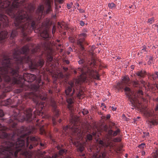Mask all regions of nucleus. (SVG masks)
Returning a JSON list of instances; mask_svg holds the SVG:
<instances>
[{"mask_svg": "<svg viewBox=\"0 0 158 158\" xmlns=\"http://www.w3.org/2000/svg\"><path fill=\"white\" fill-rule=\"evenodd\" d=\"M39 49L37 48H32L31 54H30V48L28 45L24 46L21 49H15L11 56L7 54L2 55L0 59V65H2L10 72L13 75V82L14 83L20 84L23 80L27 82H31L36 79L34 74L29 73H24L23 76L19 74L20 67L23 66L24 63H27L31 71L36 70L38 68H41L43 65L44 60L38 56L32 57L37 54Z\"/></svg>", "mask_w": 158, "mask_h": 158, "instance_id": "obj_1", "label": "nucleus"}, {"mask_svg": "<svg viewBox=\"0 0 158 158\" xmlns=\"http://www.w3.org/2000/svg\"><path fill=\"white\" fill-rule=\"evenodd\" d=\"M78 72L80 74V76L76 81V86L75 87L74 82H70L69 85L67 87L65 90V93L67 96V102L69 104L68 107L70 110H72V103H74V99L73 96L75 92V88L77 91L76 93L77 97L81 98L83 95V92L81 90H79L80 87L78 86L83 82H87V81L90 79L94 78L97 80L100 79L99 76L97 71H94L91 68H89L87 66L82 68H79L77 70L74 71V73L76 74Z\"/></svg>", "mask_w": 158, "mask_h": 158, "instance_id": "obj_2", "label": "nucleus"}, {"mask_svg": "<svg viewBox=\"0 0 158 158\" xmlns=\"http://www.w3.org/2000/svg\"><path fill=\"white\" fill-rule=\"evenodd\" d=\"M13 77L8 70L2 65H0V99L4 98L6 96V93L11 90L12 85L19 84L21 86L15 90V93H19L23 90L22 82L20 84L14 83L12 81Z\"/></svg>", "mask_w": 158, "mask_h": 158, "instance_id": "obj_3", "label": "nucleus"}, {"mask_svg": "<svg viewBox=\"0 0 158 158\" xmlns=\"http://www.w3.org/2000/svg\"><path fill=\"white\" fill-rule=\"evenodd\" d=\"M67 107L69 108V110L71 112V115H72L70 119V123H71L72 126H66L63 128V130L66 131L69 128L70 130L72 131V135L73 137L71 139V142L77 147V150L78 151H80L81 152L84 149L85 144H82L80 142H79L78 140H82L83 139V132L80 127V126L77 125V123L78 118L75 116H73L72 115V112L73 110V103H72V110H70L68 107L69 105V103Z\"/></svg>", "mask_w": 158, "mask_h": 158, "instance_id": "obj_4", "label": "nucleus"}, {"mask_svg": "<svg viewBox=\"0 0 158 158\" xmlns=\"http://www.w3.org/2000/svg\"><path fill=\"white\" fill-rule=\"evenodd\" d=\"M126 94L134 107L137 106V104L139 103V98L143 99V92L139 89L136 92H132L130 89L126 87L124 89Z\"/></svg>", "mask_w": 158, "mask_h": 158, "instance_id": "obj_5", "label": "nucleus"}, {"mask_svg": "<svg viewBox=\"0 0 158 158\" xmlns=\"http://www.w3.org/2000/svg\"><path fill=\"white\" fill-rule=\"evenodd\" d=\"M36 82L37 84V85H34L32 87L34 92L29 93L28 94L27 97L29 98H32L33 97L35 96L36 98H40L43 101H45L47 99L45 94H43V92L40 91L39 84H40L41 82V77H40L37 79L36 80Z\"/></svg>", "mask_w": 158, "mask_h": 158, "instance_id": "obj_6", "label": "nucleus"}, {"mask_svg": "<svg viewBox=\"0 0 158 158\" xmlns=\"http://www.w3.org/2000/svg\"><path fill=\"white\" fill-rule=\"evenodd\" d=\"M144 114L147 118V123L150 128L158 124V116L154 113V111L146 110L144 112Z\"/></svg>", "mask_w": 158, "mask_h": 158, "instance_id": "obj_7", "label": "nucleus"}, {"mask_svg": "<svg viewBox=\"0 0 158 158\" xmlns=\"http://www.w3.org/2000/svg\"><path fill=\"white\" fill-rule=\"evenodd\" d=\"M50 104L52 107L53 112L54 114V116L52 118V121L53 126H55L56 123V118L60 114V111L57 108L56 103L54 100H51Z\"/></svg>", "mask_w": 158, "mask_h": 158, "instance_id": "obj_8", "label": "nucleus"}, {"mask_svg": "<svg viewBox=\"0 0 158 158\" xmlns=\"http://www.w3.org/2000/svg\"><path fill=\"white\" fill-rule=\"evenodd\" d=\"M98 144H95L93 146L90 147L89 151L92 152L94 153H98L100 151L101 148L105 146V144L103 141L98 140Z\"/></svg>", "mask_w": 158, "mask_h": 158, "instance_id": "obj_9", "label": "nucleus"}, {"mask_svg": "<svg viewBox=\"0 0 158 158\" xmlns=\"http://www.w3.org/2000/svg\"><path fill=\"white\" fill-rule=\"evenodd\" d=\"M87 35L85 33L80 34L79 35V39L77 41V44L80 46L81 50H84L83 44L85 43V39Z\"/></svg>", "mask_w": 158, "mask_h": 158, "instance_id": "obj_10", "label": "nucleus"}, {"mask_svg": "<svg viewBox=\"0 0 158 158\" xmlns=\"http://www.w3.org/2000/svg\"><path fill=\"white\" fill-rule=\"evenodd\" d=\"M0 21L3 26L6 27L9 26V21L7 16L2 14H0Z\"/></svg>", "mask_w": 158, "mask_h": 158, "instance_id": "obj_11", "label": "nucleus"}, {"mask_svg": "<svg viewBox=\"0 0 158 158\" xmlns=\"http://www.w3.org/2000/svg\"><path fill=\"white\" fill-rule=\"evenodd\" d=\"M7 34V32L5 31H2L0 33V41L1 43H3L6 40Z\"/></svg>", "mask_w": 158, "mask_h": 158, "instance_id": "obj_12", "label": "nucleus"}, {"mask_svg": "<svg viewBox=\"0 0 158 158\" xmlns=\"http://www.w3.org/2000/svg\"><path fill=\"white\" fill-rule=\"evenodd\" d=\"M45 4H46V6L47 8L46 13L47 14L52 10L51 2L50 0H47L45 2Z\"/></svg>", "mask_w": 158, "mask_h": 158, "instance_id": "obj_13", "label": "nucleus"}, {"mask_svg": "<svg viewBox=\"0 0 158 158\" xmlns=\"http://www.w3.org/2000/svg\"><path fill=\"white\" fill-rule=\"evenodd\" d=\"M135 74L139 78H141L145 77L146 75V72L144 70L137 71Z\"/></svg>", "mask_w": 158, "mask_h": 158, "instance_id": "obj_14", "label": "nucleus"}, {"mask_svg": "<svg viewBox=\"0 0 158 158\" xmlns=\"http://www.w3.org/2000/svg\"><path fill=\"white\" fill-rule=\"evenodd\" d=\"M44 12V6L43 5H40L38 8L36 13L40 17L43 14Z\"/></svg>", "mask_w": 158, "mask_h": 158, "instance_id": "obj_15", "label": "nucleus"}, {"mask_svg": "<svg viewBox=\"0 0 158 158\" xmlns=\"http://www.w3.org/2000/svg\"><path fill=\"white\" fill-rule=\"evenodd\" d=\"M124 85H129L131 82H130V79L129 77L127 76L124 77L122 81Z\"/></svg>", "mask_w": 158, "mask_h": 158, "instance_id": "obj_16", "label": "nucleus"}, {"mask_svg": "<svg viewBox=\"0 0 158 158\" xmlns=\"http://www.w3.org/2000/svg\"><path fill=\"white\" fill-rule=\"evenodd\" d=\"M41 36L44 39H48L49 37V35L48 31L47 30L43 31L40 33Z\"/></svg>", "mask_w": 158, "mask_h": 158, "instance_id": "obj_17", "label": "nucleus"}, {"mask_svg": "<svg viewBox=\"0 0 158 158\" xmlns=\"http://www.w3.org/2000/svg\"><path fill=\"white\" fill-rule=\"evenodd\" d=\"M57 148L58 150H60L59 153L60 155H61L66 153L67 151L65 149H61L59 145L57 146Z\"/></svg>", "mask_w": 158, "mask_h": 158, "instance_id": "obj_18", "label": "nucleus"}, {"mask_svg": "<svg viewBox=\"0 0 158 158\" xmlns=\"http://www.w3.org/2000/svg\"><path fill=\"white\" fill-rule=\"evenodd\" d=\"M131 83L134 87L137 88H140V84L138 81H132Z\"/></svg>", "mask_w": 158, "mask_h": 158, "instance_id": "obj_19", "label": "nucleus"}, {"mask_svg": "<svg viewBox=\"0 0 158 158\" xmlns=\"http://www.w3.org/2000/svg\"><path fill=\"white\" fill-rule=\"evenodd\" d=\"M125 86L123 83L122 82H118L116 86V88L117 89L119 90L122 89Z\"/></svg>", "mask_w": 158, "mask_h": 158, "instance_id": "obj_20", "label": "nucleus"}, {"mask_svg": "<svg viewBox=\"0 0 158 158\" xmlns=\"http://www.w3.org/2000/svg\"><path fill=\"white\" fill-rule=\"evenodd\" d=\"M40 127V134L42 135H44L46 134V131L43 125H42V123L41 124Z\"/></svg>", "mask_w": 158, "mask_h": 158, "instance_id": "obj_21", "label": "nucleus"}, {"mask_svg": "<svg viewBox=\"0 0 158 158\" xmlns=\"http://www.w3.org/2000/svg\"><path fill=\"white\" fill-rule=\"evenodd\" d=\"M11 100L10 99H7L6 100H5L2 102V104L3 105L6 106L10 105L11 103Z\"/></svg>", "mask_w": 158, "mask_h": 158, "instance_id": "obj_22", "label": "nucleus"}, {"mask_svg": "<svg viewBox=\"0 0 158 158\" xmlns=\"http://www.w3.org/2000/svg\"><path fill=\"white\" fill-rule=\"evenodd\" d=\"M150 77L152 78L153 80H156L158 79V73L155 72V73L152 74L150 76Z\"/></svg>", "mask_w": 158, "mask_h": 158, "instance_id": "obj_23", "label": "nucleus"}, {"mask_svg": "<svg viewBox=\"0 0 158 158\" xmlns=\"http://www.w3.org/2000/svg\"><path fill=\"white\" fill-rule=\"evenodd\" d=\"M53 60V57L50 54H48L47 56V61H46L49 63H50Z\"/></svg>", "mask_w": 158, "mask_h": 158, "instance_id": "obj_24", "label": "nucleus"}, {"mask_svg": "<svg viewBox=\"0 0 158 158\" xmlns=\"http://www.w3.org/2000/svg\"><path fill=\"white\" fill-rule=\"evenodd\" d=\"M120 132V130L118 128L117 130L115 131H113V136L114 137L116 136Z\"/></svg>", "mask_w": 158, "mask_h": 158, "instance_id": "obj_25", "label": "nucleus"}, {"mask_svg": "<svg viewBox=\"0 0 158 158\" xmlns=\"http://www.w3.org/2000/svg\"><path fill=\"white\" fill-rule=\"evenodd\" d=\"M152 156L155 158H158V149L155 151L152 154Z\"/></svg>", "mask_w": 158, "mask_h": 158, "instance_id": "obj_26", "label": "nucleus"}, {"mask_svg": "<svg viewBox=\"0 0 158 158\" xmlns=\"http://www.w3.org/2000/svg\"><path fill=\"white\" fill-rule=\"evenodd\" d=\"M154 21L155 19L154 18H152L148 19V22L150 24H152Z\"/></svg>", "mask_w": 158, "mask_h": 158, "instance_id": "obj_27", "label": "nucleus"}, {"mask_svg": "<svg viewBox=\"0 0 158 158\" xmlns=\"http://www.w3.org/2000/svg\"><path fill=\"white\" fill-rule=\"evenodd\" d=\"M92 139V136L91 135L88 134L87 135L86 141L87 142L88 140L89 141L91 140Z\"/></svg>", "mask_w": 158, "mask_h": 158, "instance_id": "obj_28", "label": "nucleus"}, {"mask_svg": "<svg viewBox=\"0 0 158 158\" xmlns=\"http://www.w3.org/2000/svg\"><path fill=\"white\" fill-rule=\"evenodd\" d=\"M108 6L110 9H112L114 7L115 4L113 2L109 3Z\"/></svg>", "mask_w": 158, "mask_h": 158, "instance_id": "obj_29", "label": "nucleus"}, {"mask_svg": "<svg viewBox=\"0 0 158 158\" xmlns=\"http://www.w3.org/2000/svg\"><path fill=\"white\" fill-rule=\"evenodd\" d=\"M147 48L145 46H142L141 47V52L143 53L145 52H147L148 50H147Z\"/></svg>", "mask_w": 158, "mask_h": 158, "instance_id": "obj_30", "label": "nucleus"}, {"mask_svg": "<svg viewBox=\"0 0 158 158\" xmlns=\"http://www.w3.org/2000/svg\"><path fill=\"white\" fill-rule=\"evenodd\" d=\"M138 147L140 149H142L145 147V144L144 143H142L141 144L139 145Z\"/></svg>", "mask_w": 158, "mask_h": 158, "instance_id": "obj_31", "label": "nucleus"}, {"mask_svg": "<svg viewBox=\"0 0 158 158\" xmlns=\"http://www.w3.org/2000/svg\"><path fill=\"white\" fill-rule=\"evenodd\" d=\"M89 112L85 108L82 111V113L84 115L87 114Z\"/></svg>", "mask_w": 158, "mask_h": 158, "instance_id": "obj_32", "label": "nucleus"}, {"mask_svg": "<svg viewBox=\"0 0 158 158\" xmlns=\"http://www.w3.org/2000/svg\"><path fill=\"white\" fill-rule=\"evenodd\" d=\"M113 141L115 142H120L121 141V139L119 138H115L113 139Z\"/></svg>", "mask_w": 158, "mask_h": 158, "instance_id": "obj_33", "label": "nucleus"}, {"mask_svg": "<svg viewBox=\"0 0 158 158\" xmlns=\"http://www.w3.org/2000/svg\"><path fill=\"white\" fill-rule=\"evenodd\" d=\"M113 131L112 130H109L108 131V134L109 136H113Z\"/></svg>", "mask_w": 158, "mask_h": 158, "instance_id": "obj_34", "label": "nucleus"}, {"mask_svg": "<svg viewBox=\"0 0 158 158\" xmlns=\"http://www.w3.org/2000/svg\"><path fill=\"white\" fill-rule=\"evenodd\" d=\"M73 5V3L72 2L70 3L67 4V8L69 9H70L71 8Z\"/></svg>", "mask_w": 158, "mask_h": 158, "instance_id": "obj_35", "label": "nucleus"}, {"mask_svg": "<svg viewBox=\"0 0 158 158\" xmlns=\"http://www.w3.org/2000/svg\"><path fill=\"white\" fill-rule=\"evenodd\" d=\"M85 62V60L83 58H81L79 61L78 62L79 64H83Z\"/></svg>", "mask_w": 158, "mask_h": 158, "instance_id": "obj_36", "label": "nucleus"}, {"mask_svg": "<svg viewBox=\"0 0 158 158\" xmlns=\"http://www.w3.org/2000/svg\"><path fill=\"white\" fill-rule=\"evenodd\" d=\"M153 58L150 56L149 58V60L148 61V64H151L152 62H153V61H152V60H153Z\"/></svg>", "mask_w": 158, "mask_h": 158, "instance_id": "obj_37", "label": "nucleus"}, {"mask_svg": "<svg viewBox=\"0 0 158 158\" xmlns=\"http://www.w3.org/2000/svg\"><path fill=\"white\" fill-rule=\"evenodd\" d=\"M100 157H102L103 158H105L106 156V154L105 153H102L100 155Z\"/></svg>", "mask_w": 158, "mask_h": 158, "instance_id": "obj_38", "label": "nucleus"}, {"mask_svg": "<svg viewBox=\"0 0 158 158\" xmlns=\"http://www.w3.org/2000/svg\"><path fill=\"white\" fill-rule=\"evenodd\" d=\"M152 28L154 29H158V26L156 24H154L152 26Z\"/></svg>", "mask_w": 158, "mask_h": 158, "instance_id": "obj_39", "label": "nucleus"}, {"mask_svg": "<svg viewBox=\"0 0 158 158\" xmlns=\"http://www.w3.org/2000/svg\"><path fill=\"white\" fill-rule=\"evenodd\" d=\"M4 115L3 111L2 110L0 109V117H2Z\"/></svg>", "mask_w": 158, "mask_h": 158, "instance_id": "obj_40", "label": "nucleus"}, {"mask_svg": "<svg viewBox=\"0 0 158 158\" xmlns=\"http://www.w3.org/2000/svg\"><path fill=\"white\" fill-rule=\"evenodd\" d=\"M155 111L156 113H158V104L156 105L155 108Z\"/></svg>", "mask_w": 158, "mask_h": 158, "instance_id": "obj_41", "label": "nucleus"}, {"mask_svg": "<svg viewBox=\"0 0 158 158\" xmlns=\"http://www.w3.org/2000/svg\"><path fill=\"white\" fill-rule=\"evenodd\" d=\"M80 24L81 26H83L84 25L85 23L82 20H81L80 22Z\"/></svg>", "mask_w": 158, "mask_h": 158, "instance_id": "obj_42", "label": "nucleus"}, {"mask_svg": "<svg viewBox=\"0 0 158 158\" xmlns=\"http://www.w3.org/2000/svg\"><path fill=\"white\" fill-rule=\"evenodd\" d=\"M63 25L62 24V23H58V27L59 28L60 27V28H62V26H63Z\"/></svg>", "mask_w": 158, "mask_h": 158, "instance_id": "obj_43", "label": "nucleus"}, {"mask_svg": "<svg viewBox=\"0 0 158 158\" xmlns=\"http://www.w3.org/2000/svg\"><path fill=\"white\" fill-rule=\"evenodd\" d=\"M64 2V0H58V2L59 4H62V3Z\"/></svg>", "mask_w": 158, "mask_h": 158, "instance_id": "obj_44", "label": "nucleus"}, {"mask_svg": "<svg viewBox=\"0 0 158 158\" xmlns=\"http://www.w3.org/2000/svg\"><path fill=\"white\" fill-rule=\"evenodd\" d=\"M55 5L56 6V9H59V8H60L61 7L60 6H59L58 5H57L56 3H55Z\"/></svg>", "mask_w": 158, "mask_h": 158, "instance_id": "obj_45", "label": "nucleus"}, {"mask_svg": "<svg viewBox=\"0 0 158 158\" xmlns=\"http://www.w3.org/2000/svg\"><path fill=\"white\" fill-rule=\"evenodd\" d=\"M55 30H56V27L55 26H53V28H52V33L53 34L55 32Z\"/></svg>", "mask_w": 158, "mask_h": 158, "instance_id": "obj_46", "label": "nucleus"}, {"mask_svg": "<svg viewBox=\"0 0 158 158\" xmlns=\"http://www.w3.org/2000/svg\"><path fill=\"white\" fill-rule=\"evenodd\" d=\"M140 82L141 83H142L143 85H145V82L143 80H141Z\"/></svg>", "mask_w": 158, "mask_h": 158, "instance_id": "obj_47", "label": "nucleus"}, {"mask_svg": "<svg viewBox=\"0 0 158 158\" xmlns=\"http://www.w3.org/2000/svg\"><path fill=\"white\" fill-rule=\"evenodd\" d=\"M113 111H115L116 110L117 108L116 107H114V106H112L111 107Z\"/></svg>", "mask_w": 158, "mask_h": 158, "instance_id": "obj_48", "label": "nucleus"}, {"mask_svg": "<svg viewBox=\"0 0 158 158\" xmlns=\"http://www.w3.org/2000/svg\"><path fill=\"white\" fill-rule=\"evenodd\" d=\"M110 114H107V116H106V118L107 119H109L110 118Z\"/></svg>", "mask_w": 158, "mask_h": 158, "instance_id": "obj_49", "label": "nucleus"}, {"mask_svg": "<svg viewBox=\"0 0 158 158\" xmlns=\"http://www.w3.org/2000/svg\"><path fill=\"white\" fill-rule=\"evenodd\" d=\"M45 144L44 143H40V145L41 147H44Z\"/></svg>", "mask_w": 158, "mask_h": 158, "instance_id": "obj_50", "label": "nucleus"}, {"mask_svg": "<svg viewBox=\"0 0 158 158\" xmlns=\"http://www.w3.org/2000/svg\"><path fill=\"white\" fill-rule=\"evenodd\" d=\"M63 69L65 71H66L68 69V68L66 67H63Z\"/></svg>", "mask_w": 158, "mask_h": 158, "instance_id": "obj_51", "label": "nucleus"}, {"mask_svg": "<svg viewBox=\"0 0 158 158\" xmlns=\"http://www.w3.org/2000/svg\"><path fill=\"white\" fill-rule=\"evenodd\" d=\"M48 92L49 94H52V91L51 90H48Z\"/></svg>", "mask_w": 158, "mask_h": 158, "instance_id": "obj_52", "label": "nucleus"}, {"mask_svg": "<svg viewBox=\"0 0 158 158\" xmlns=\"http://www.w3.org/2000/svg\"><path fill=\"white\" fill-rule=\"evenodd\" d=\"M142 155L143 156L145 155V152L144 151L142 152Z\"/></svg>", "mask_w": 158, "mask_h": 158, "instance_id": "obj_53", "label": "nucleus"}, {"mask_svg": "<svg viewBox=\"0 0 158 158\" xmlns=\"http://www.w3.org/2000/svg\"><path fill=\"white\" fill-rule=\"evenodd\" d=\"M104 106V107H106V106H105V105L104 104V103H102L101 104V106Z\"/></svg>", "mask_w": 158, "mask_h": 158, "instance_id": "obj_54", "label": "nucleus"}, {"mask_svg": "<svg viewBox=\"0 0 158 158\" xmlns=\"http://www.w3.org/2000/svg\"><path fill=\"white\" fill-rule=\"evenodd\" d=\"M61 121V119H60L59 120H58V122H59V123H60Z\"/></svg>", "mask_w": 158, "mask_h": 158, "instance_id": "obj_55", "label": "nucleus"}, {"mask_svg": "<svg viewBox=\"0 0 158 158\" xmlns=\"http://www.w3.org/2000/svg\"><path fill=\"white\" fill-rule=\"evenodd\" d=\"M66 63L67 64H69V62L68 60H66Z\"/></svg>", "mask_w": 158, "mask_h": 158, "instance_id": "obj_56", "label": "nucleus"}, {"mask_svg": "<svg viewBox=\"0 0 158 158\" xmlns=\"http://www.w3.org/2000/svg\"><path fill=\"white\" fill-rule=\"evenodd\" d=\"M34 102H35V103H36V105H37L38 104V102H37V101L36 100H34Z\"/></svg>", "mask_w": 158, "mask_h": 158, "instance_id": "obj_57", "label": "nucleus"}, {"mask_svg": "<svg viewBox=\"0 0 158 158\" xmlns=\"http://www.w3.org/2000/svg\"><path fill=\"white\" fill-rule=\"evenodd\" d=\"M155 100L156 101H157V102H158V98H157L156 99H155Z\"/></svg>", "mask_w": 158, "mask_h": 158, "instance_id": "obj_58", "label": "nucleus"}, {"mask_svg": "<svg viewBox=\"0 0 158 158\" xmlns=\"http://www.w3.org/2000/svg\"><path fill=\"white\" fill-rule=\"evenodd\" d=\"M107 128L106 127H105V131H107Z\"/></svg>", "mask_w": 158, "mask_h": 158, "instance_id": "obj_59", "label": "nucleus"}, {"mask_svg": "<svg viewBox=\"0 0 158 158\" xmlns=\"http://www.w3.org/2000/svg\"><path fill=\"white\" fill-rule=\"evenodd\" d=\"M132 6H133L132 5H131V6H129V8H132Z\"/></svg>", "mask_w": 158, "mask_h": 158, "instance_id": "obj_60", "label": "nucleus"}, {"mask_svg": "<svg viewBox=\"0 0 158 158\" xmlns=\"http://www.w3.org/2000/svg\"><path fill=\"white\" fill-rule=\"evenodd\" d=\"M125 156L126 157H127V154H125Z\"/></svg>", "mask_w": 158, "mask_h": 158, "instance_id": "obj_61", "label": "nucleus"}, {"mask_svg": "<svg viewBox=\"0 0 158 158\" xmlns=\"http://www.w3.org/2000/svg\"><path fill=\"white\" fill-rule=\"evenodd\" d=\"M64 27H65V28H66H66L67 27V26H64Z\"/></svg>", "mask_w": 158, "mask_h": 158, "instance_id": "obj_62", "label": "nucleus"}, {"mask_svg": "<svg viewBox=\"0 0 158 158\" xmlns=\"http://www.w3.org/2000/svg\"><path fill=\"white\" fill-rule=\"evenodd\" d=\"M60 41V40H57V41L58 42H59Z\"/></svg>", "mask_w": 158, "mask_h": 158, "instance_id": "obj_63", "label": "nucleus"}, {"mask_svg": "<svg viewBox=\"0 0 158 158\" xmlns=\"http://www.w3.org/2000/svg\"><path fill=\"white\" fill-rule=\"evenodd\" d=\"M69 50L70 51H72V49L71 48H70Z\"/></svg>", "mask_w": 158, "mask_h": 158, "instance_id": "obj_64", "label": "nucleus"}]
</instances>
